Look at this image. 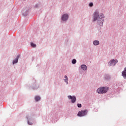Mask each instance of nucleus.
<instances>
[{
	"mask_svg": "<svg viewBox=\"0 0 126 126\" xmlns=\"http://www.w3.org/2000/svg\"><path fill=\"white\" fill-rule=\"evenodd\" d=\"M77 107H78V108H81V107H82V104H80V103H78V104H77Z\"/></svg>",
	"mask_w": 126,
	"mask_h": 126,
	"instance_id": "21",
	"label": "nucleus"
},
{
	"mask_svg": "<svg viewBox=\"0 0 126 126\" xmlns=\"http://www.w3.org/2000/svg\"><path fill=\"white\" fill-rule=\"evenodd\" d=\"M105 15L103 13H100L99 10H95L93 14L92 22H96L100 27H103L104 22Z\"/></svg>",
	"mask_w": 126,
	"mask_h": 126,
	"instance_id": "1",
	"label": "nucleus"
},
{
	"mask_svg": "<svg viewBox=\"0 0 126 126\" xmlns=\"http://www.w3.org/2000/svg\"><path fill=\"white\" fill-rule=\"evenodd\" d=\"M41 99V98L40 96H39L38 95H36L34 96V100L35 101V102H39V101H40Z\"/></svg>",
	"mask_w": 126,
	"mask_h": 126,
	"instance_id": "13",
	"label": "nucleus"
},
{
	"mask_svg": "<svg viewBox=\"0 0 126 126\" xmlns=\"http://www.w3.org/2000/svg\"><path fill=\"white\" fill-rule=\"evenodd\" d=\"M109 88L107 86H101L97 88L96 90V93L98 94H105L109 91Z\"/></svg>",
	"mask_w": 126,
	"mask_h": 126,
	"instance_id": "2",
	"label": "nucleus"
},
{
	"mask_svg": "<svg viewBox=\"0 0 126 126\" xmlns=\"http://www.w3.org/2000/svg\"><path fill=\"white\" fill-rule=\"evenodd\" d=\"M68 18H69V15L67 13H64L62 15L61 20L63 22H66L68 20Z\"/></svg>",
	"mask_w": 126,
	"mask_h": 126,
	"instance_id": "4",
	"label": "nucleus"
},
{
	"mask_svg": "<svg viewBox=\"0 0 126 126\" xmlns=\"http://www.w3.org/2000/svg\"><path fill=\"white\" fill-rule=\"evenodd\" d=\"M81 111H88L87 109H85V110H81Z\"/></svg>",
	"mask_w": 126,
	"mask_h": 126,
	"instance_id": "23",
	"label": "nucleus"
},
{
	"mask_svg": "<svg viewBox=\"0 0 126 126\" xmlns=\"http://www.w3.org/2000/svg\"><path fill=\"white\" fill-rule=\"evenodd\" d=\"M89 6L90 7H93V6H94V3H93V2H90V3H89Z\"/></svg>",
	"mask_w": 126,
	"mask_h": 126,
	"instance_id": "20",
	"label": "nucleus"
},
{
	"mask_svg": "<svg viewBox=\"0 0 126 126\" xmlns=\"http://www.w3.org/2000/svg\"><path fill=\"white\" fill-rule=\"evenodd\" d=\"M88 111H79L78 113L77 116L79 117H83L87 115Z\"/></svg>",
	"mask_w": 126,
	"mask_h": 126,
	"instance_id": "10",
	"label": "nucleus"
},
{
	"mask_svg": "<svg viewBox=\"0 0 126 126\" xmlns=\"http://www.w3.org/2000/svg\"><path fill=\"white\" fill-rule=\"evenodd\" d=\"M81 69H83L84 71L87 70V66L86 64H81L80 66Z\"/></svg>",
	"mask_w": 126,
	"mask_h": 126,
	"instance_id": "14",
	"label": "nucleus"
},
{
	"mask_svg": "<svg viewBox=\"0 0 126 126\" xmlns=\"http://www.w3.org/2000/svg\"><path fill=\"white\" fill-rule=\"evenodd\" d=\"M29 87H31V88H32V89L33 90H36L39 88V85L37 83L36 80H33L32 82V83L30 84Z\"/></svg>",
	"mask_w": 126,
	"mask_h": 126,
	"instance_id": "3",
	"label": "nucleus"
},
{
	"mask_svg": "<svg viewBox=\"0 0 126 126\" xmlns=\"http://www.w3.org/2000/svg\"><path fill=\"white\" fill-rule=\"evenodd\" d=\"M117 63H118V60H114L113 59L112 60H111L110 62L108 63V65L111 66L112 65H115Z\"/></svg>",
	"mask_w": 126,
	"mask_h": 126,
	"instance_id": "7",
	"label": "nucleus"
},
{
	"mask_svg": "<svg viewBox=\"0 0 126 126\" xmlns=\"http://www.w3.org/2000/svg\"><path fill=\"white\" fill-rule=\"evenodd\" d=\"M20 58V55H18L15 59L13 60L12 63L13 64H16V63H18L19 59Z\"/></svg>",
	"mask_w": 126,
	"mask_h": 126,
	"instance_id": "11",
	"label": "nucleus"
},
{
	"mask_svg": "<svg viewBox=\"0 0 126 126\" xmlns=\"http://www.w3.org/2000/svg\"><path fill=\"white\" fill-rule=\"evenodd\" d=\"M111 78L112 76L111 74H109V73H105L104 75V79L106 81H109L111 80Z\"/></svg>",
	"mask_w": 126,
	"mask_h": 126,
	"instance_id": "9",
	"label": "nucleus"
},
{
	"mask_svg": "<svg viewBox=\"0 0 126 126\" xmlns=\"http://www.w3.org/2000/svg\"><path fill=\"white\" fill-rule=\"evenodd\" d=\"M122 76L125 79H126V66L124 68V70L122 72Z\"/></svg>",
	"mask_w": 126,
	"mask_h": 126,
	"instance_id": "12",
	"label": "nucleus"
},
{
	"mask_svg": "<svg viewBox=\"0 0 126 126\" xmlns=\"http://www.w3.org/2000/svg\"><path fill=\"white\" fill-rule=\"evenodd\" d=\"M38 6H39V4H38V3H37L36 4H35L34 5V7H35V8H38Z\"/></svg>",
	"mask_w": 126,
	"mask_h": 126,
	"instance_id": "22",
	"label": "nucleus"
},
{
	"mask_svg": "<svg viewBox=\"0 0 126 126\" xmlns=\"http://www.w3.org/2000/svg\"><path fill=\"white\" fill-rule=\"evenodd\" d=\"M64 82L66 83V84L67 85L68 84V78L67 77V75H64Z\"/></svg>",
	"mask_w": 126,
	"mask_h": 126,
	"instance_id": "17",
	"label": "nucleus"
},
{
	"mask_svg": "<svg viewBox=\"0 0 126 126\" xmlns=\"http://www.w3.org/2000/svg\"><path fill=\"white\" fill-rule=\"evenodd\" d=\"M27 119L28 120V125H33V119L32 118V116H27Z\"/></svg>",
	"mask_w": 126,
	"mask_h": 126,
	"instance_id": "8",
	"label": "nucleus"
},
{
	"mask_svg": "<svg viewBox=\"0 0 126 126\" xmlns=\"http://www.w3.org/2000/svg\"><path fill=\"white\" fill-rule=\"evenodd\" d=\"M31 46L32 48H36V44H34V43H33L32 42H31Z\"/></svg>",
	"mask_w": 126,
	"mask_h": 126,
	"instance_id": "18",
	"label": "nucleus"
},
{
	"mask_svg": "<svg viewBox=\"0 0 126 126\" xmlns=\"http://www.w3.org/2000/svg\"><path fill=\"white\" fill-rule=\"evenodd\" d=\"M30 11V9H28L27 7H24L22 10V15L24 16H28Z\"/></svg>",
	"mask_w": 126,
	"mask_h": 126,
	"instance_id": "5",
	"label": "nucleus"
},
{
	"mask_svg": "<svg viewBox=\"0 0 126 126\" xmlns=\"http://www.w3.org/2000/svg\"><path fill=\"white\" fill-rule=\"evenodd\" d=\"M99 44V41L98 40H94V41H93L94 46H98Z\"/></svg>",
	"mask_w": 126,
	"mask_h": 126,
	"instance_id": "15",
	"label": "nucleus"
},
{
	"mask_svg": "<svg viewBox=\"0 0 126 126\" xmlns=\"http://www.w3.org/2000/svg\"><path fill=\"white\" fill-rule=\"evenodd\" d=\"M71 63L72 64H75V63H77V61L75 59H73V60H72Z\"/></svg>",
	"mask_w": 126,
	"mask_h": 126,
	"instance_id": "19",
	"label": "nucleus"
},
{
	"mask_svg": "<svg viewBox=\"0 0 126 126\" xmlns=\"http://www.w3.org/2000/svg\"><path fill=\"white\" fill-rule=\"evenodd\" d=\"M4 97L3 95L0 94V106H2V102H3Z\"/></svg>",
	"mask_w": 126,
	"mask_h": 126,
	"instance_id": "16",
	"label": "nucleus"
},
{
	"mask_svg": "<svg viewBox=\"0 0 126 126\" xmlns=\"http://www.w3.org/2000/svg\"><path fill=\"white\" fill-rule=\"evenodd\" d=\"M67 97L69 99V100H71V103H74L76 102V97L74 95H73V96H72L71 95H68Z\"/></svg>",
	"mask_w": 126,
	"mask_h": 126,
	"instance_id": "6",
	"label": "nucleus"
}]
</instances>
